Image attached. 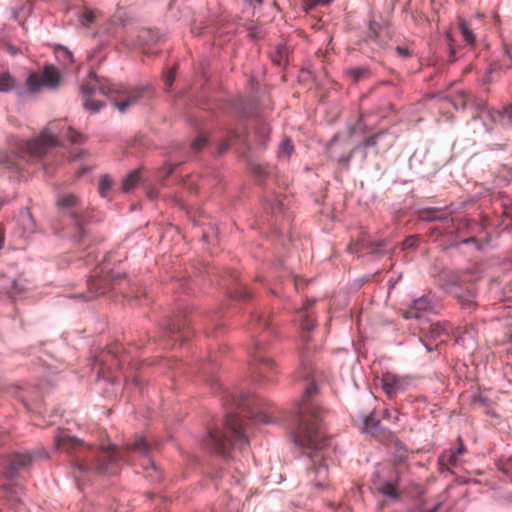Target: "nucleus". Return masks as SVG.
<instances>
[{"mask_svg":"<svg viewBox=\"0 0 512 512\" xmlns=\"http://www.w3.org/2000/svg\"><path fill=\"white\" fill-rule=\"evenodd\" d=\"M287 59V48L285 45H279L272 55V61L277 65L281 66L286 63Z\"/></svg>","mask_w":512,"mask_h":512,"instance_id":"32","label":"nucleus"},{"mask_svg":"<svg viewBox=\"0 0 512 512\" xmlns=\"http://www.w3.org/2000/svg\"><path fill=\"white\" fill-rule=\"evenodd\" d=\"M2 289L11 297H20L26 290V286L19 280H10L2 285Z\"/></svg>","mask_w":512,"mask_h":512,"instance_id":"19","label":"nucleus"},{"mask_svg":"<svg viewBox=\"0 0 512 512\" xmlns=\"http://www.w3.org/2000/svg\"><path fill=\"white\" fill-rule=\"evenodd\" d=\"M440 505H441V504H440V503H438L435 507H433L432 509H429V510H428V511H426V512H436Z\"/></svg>","mask_w":512,"mask_h":512,"instance_id":"55","label":"nucleus"},{"mask_svg":"<svg viewBox=\"0 0 512 512\" xmlns=\"http://www.w3.org/2000/svg\"><path fill=\"white\" fill-rule=\"evenodd\" d=\"M427 334L431 339H438L442 336L454 335L455 332L449 322L443 321L430 324Z\"/></svg>","mask_w":512,"mask_h":512,"instance_id":"13","label":"nucleus"},{"mask_svg":"<svg viewBox=\"0 0 512 512\" xmlns=\"http://www.w3.org/2000/svg\"><path fill=\"white\" fill-rule=\"evenodd\" d=\"M408 385L409 380L406 377L398 376L393 373H385L381 378L382 389L390 399L404 392Z\"/></svg>","mask_w":512,"mask_h":512,"instance_id":"9","label":"nucleus"},{"mask_svg":"<svg viewBox=\"0 0 512 512\" xmlns=\"http://www.w3.org/2000/svg\"><path fill=\"white\" fill-rule=\"evenodd\" d=\"M477 337V331L475 329V326L473 324L466 325L455 338V342L458 344H467L471 342L472 344L475 343Z\"/></svg>","mask_w":512,"mask_h":512,"instance_id":"18","label":"nucleus"},{"mask_svg":"<svg viewBox=\"0 0 512 512\" xmlns=\"http://www.w3.org/2000/svg\"><path fill=\"white\" fill-rule=\"evenodd\" d=\"M61 73L54 66L48 65L43 69L42 80L44 87L56 89L61 83Z\"/></svg>","mask_w":512,"mask_h":512,"instance_id":"12","label":"nucleus"},{"mask_svg":"<svg viewBox=\"0 0 512 512\" xmlns=\"http://www.w3.org/2000/svg\"><path fill=\"white\" fill-rule=\"evenodd\" d=\"M26 86L31 92L40 91L44 87L42 76L37 73H31L26 80Z\"/></svg>","mask_w":512,"mask_h":512,"instance_id":"28","label":"nucleus"},{"mask_svg":"<svg viewBox=\"0 0 512 512\" xmlns=\"http://www.w3.org/2000/svg\"><path fill=\"white\" fill-rule=\"evenodd\" d=\"M34 456L31 453H15L3 459V474L6 478H13L18 472L28 467Z\"/></svg>","mask_w":512,"mask_h":512,"instance_id":"8","label":"nucleus"},{"mask_svg":"<svg viewBox=\"0 0 512 512\" xmlns=\"http://www.w3.org/2000/svg\"><path fill=\"white\" fill-rule=\"evenodd\" d=\"M57 205L72 220L73 240L80 245L89 243L88 213L80 199L73 194L62 195L58 198Z\"/></svg>","mask_w":512,"mask_h":512,"instance_id":"5","label":"nucleus"},{"mask_svg":"<svg viewBox=\"0 0 512 512\" xmlns=\"http://www.w3.org/2000/svg\"><path fill=\"white\" fill-rule=\"evenodd\" d=\"M257 363H258V384L262 380L270 381L268 371H266V370L272 368L273 361L268 357H263L258 354Z\"/></svg>","mask_w":512,"mask_h":512,"instance_id":"20","label":"nucleus"},{"mask_svg":"<svg viewBox=\"0 0 512 512\" xmlns=\"http://www.w3.org/2000/svg\"><path fill=\"white\" fill-rule=\"evenodd\" d=\"M315 300H308L307 303L298 311V319L300 321L301 328L306 331H310L315 326V320L312 315L308 312V308L313 306Z\"/></svg>","mask_w":512,"mask_h":512,"instance_id":"15","label":"nucleus"},{"mask_svg":"<svg viewBox=\"0 0 512 512\" xmlns=\"http://www.w3.org/2000/svg\"><path fill=\"white\" fill-rule=\"evenodd\" d=\"M337 141V135H335L329 142V145L334 144Z\"/></svg>","mask_w":512,"mask_h":512,"instance_id":"56","label":"nucleus"},{"mask_svg":"<svg viewBox=\"0 0 512 512\" xmlns=\"http://www.w3.org/2000/svg\"><path fill=\"white\" fill-rule=\"evenodd\" d=\"M294 152V145L288 137H284L279 145L278 156L280 158H289Z\"/></svg>","mask_w":512,"mask_h":512,"instance_id":"29","label":"nucleus"},{"mask_svg":"<svg viewBox=\"0 0 512 512\" xmlns=\"http://www.w3.org/2000/svg\"><path fill=\"white\" fill-rule=\"evenodd\" d=\"M173 169H174V167H171V168L169 169V172H168V173H172V172H173Z\"/></svg>","mask_w":512,"mask_h":512,"instance_id":"61","label":"nucleus"},{"mask_svg":"<svg viewBox=\"0 0 512 512\" xmlns=\"http://www.w3.org/2000/svg\"><path fill=\"white\" fill-rule=\"evenodd\" d=\"M274 422L273 417L270 415L269 411H264L262 408L260 409V402L258 401V424H271Z\"/></svg>","mask_w":512,"mask_h":512,"instance_id":"36","label":"nucleus"},{"mask_svg":"<svg viewBox=\"0 0 512 512\" xmlns=\"http://www.w3.org/2000/svg\"><path fill=\"white\" fill-rule=\"evenodd\" d=\"M418 340H419V342H421L424 345V347L426 348V350L428 352H431L433 350V348L430 347L429 345H427L421 338H419Z\"/></svg>","mask_w":512,"mask_h":512,"instance_id":"52","label":"nucleus"},{"mask_svg":"<svg viewBox=\"0 0 512 512\" xmlns=\"http://www.w3.org/2000/svg\"><path fill=\"white\" fill-rule=\"evenodd\" d=\"M65 136L72 144H82L85 142V136L75 131L72 127L67 128Z\"/></svg>","mask_w":512,"mask_h":512,"instance_id":"34","label":"nucleus"},{"mask_svg":"<svg viewBox=\"0 0 512 512\" xmlns=\"http://www.w3.org/2000/svg\"><path fill=\"white\" fill-rule=\"evenodd\" d=\"M417 244H418L417 236H409L402 243L403 249L414 248L417 246Z\"/></svg>","mask_w":512,"mask_h":512,"instance_id":"42","label":"nucleus"},{"mask_svg":"<svg viewBox=\"0 0 512 512\" xmlns=\"http://www.w3.org/2000/svg\"><path fill=\"white\" fill-rule=\"evenodd\" d=\"M293 283H294L295 289L299 290L300 287L303 285V280L302 279H298V278H294L293 279Z\"/></svg>","mask_w":512,"mask_h":512,"instance_id":"49","label":"nucleus"},{"mask_svg":"<svg viewBox=\"0 0 512 512\" xmlns=\"http://www.w3.org/2000/svg\"><path fill=\"white\" fill-rule=\"evenodd\" d=\"M257 173H258V179L260 178L261 174H262V171L260 169V166L258 165V170H257Z\"/></svg>","mask_w":512,"mask_h":512,"instance_id":"59","label":"nucleus"},{"mask_svg":"<svg viewBox=\"0 0 512 512\" xmlns=\"http://www.w3.org/2000/svg\"><path fill=\"white\" fill-rule=\"evenodd\" d=\"M260 108V100L258 99V109ZM270 127L264 122L258 114V147L265 146L269 139Z\"/></svg>","mask_w":512,"mask_h":512,"instance_id":"21","label":"nucleus"},{"mask_svg":"<svg viewBox=\"0 0 512 512\" xmlns=\"http://www.w3.org/2000/svg\"><path fill=\"white\" fill-rule=\"evenodd\" d=\"M55 54L58 60L62 61L65 65L71 64L74 62L72 52L64 46L55 47Z\"/></svg>","mask_w":512,"mask_h":512,"instance_id":"30","label":"nucleus"},{"mask_svg":"<svg viewBox=\"0 0 512 512\" xmlns=\"http://www.w3.org/2000/svg\"><path fill=\"white\" fill-rule=\"evenodd\" d=\"M15 79L8 71H0V92L8 93L15 88Z\"/></svg>","mask_w":512,"mask_h":512,"instance_id":"24","label":"nucleus"},{"mask_svg":"<svg viewBox=\"0 0 512 512\" xmlns=\"http://www.w3.org/2000/svg\"><path fill=\"white\" fill-rule=\"evenodd\" d=\"M242 113H243V116H248L249 115V113L245 109L243 110Z\"/></svg>","mask_w":512,"mask_h":512,"instance_id":"60","label":"nucleus"},{"mask_svg":"<svg viewBox=\"0 0 512 512\" xmlns=\"http://www.w3.org/2000/svg\"><path fill=\"white\" fill-rule=\"evenodd\" d=\"M207 143V139L204 137H198L191 143V148L195 152L200 151Z\"/></svg>","mask_w":512,"mask_h":512,"instance_id":"41","label":"nucleus"},{"mask_svg":"<svg viewBox=\"0 0 512 512\" xmlns=\"http://www.w3.org/2000/svg\"><path fill=\"white\" fill-rule=\"evenodd\" d=\"M90 80L81 86V93L84 102V107L92 112H98L104 103L94 98L97 91L112 97L114 93L119 94V97L114 98L115 106L119 111L125 112L130 106L136 105L142 100L149 99L152 97L153 90L151 87H135L129 89H123L122 91L117 89L114 85L102 84L94 73H90Z\"/></svg>","mask_w":512,"mask_h":512,"instance_id":"4","label":"nucleus"},{"mask_svg":"<svg viewBox=\"0 0 512 512\" xmlns=\"http://www.w3.org/2000/svg\"><path fill=\"white\" fill-rule=\"evenodd\" d=\"M258 1V4L262 2V0H257Z\"/></svg>","mask_w":512,"mask_h":512,"instance_id":"63","label":"nucleus"},{"mask_svg":"<svg viewBox=\"0 0 512 512\" xmlns=\"http://www.w3.org/2000/svg\"><path fill=\"white\" fill-rule=\"evenodd\" d=\"M381 492L384 494V495H387L389 497H395L396 494H395V486L390 483V482H386L383 484V486L381 487Z\"/></svg>","mask_w":512,"mask_h":512,"instance_id":"40","label":"nucleus"},{"mask_svg":"<svg viewBox=\"0 0 512 512\" xmlns=\"http://www.w3.org/2000/svg\"><path fill=\"white\" fill-rule=\"evenodd\" d=\"M382 135L381 134H376L374 136H371L369 137L367 140H366V143L365 145L367 147H370V146H375L378 142V139L381 137Z\"/></svg>","mask_w":512,"mask_h":512,"instance_id":"45","label":"nucleus"},{"mask_svg":"<svg viewBox=\"0 0 512 512\" xmlns=\"http://www.w3.org/2000/svg\"><path fill=\"white\" fill-rule=\"evenodd\" d=\"M464 452V447L461 445L457 451L451 452L449 455H447V461L450 465L456 466L458 461V456L461 455Z\"/></svg>","mask_w":512,"mask_h":512,"instance_id":"38","label":"nucleus"},{"mask_svg":"<svg viewBox=\"0 0 512 512\" xmlns=\"http://www.w3.org/2000/svg\"><path fill=\"white\" fill-rule=\"evenodd\" d=\"M21 222L24 225V229L28 232H33L35 228L34 220L31 216V214L26 211L25 213L21 214Z\"/></svg>","mask_w":512,"mask_h":512,"instance_id":"35","label":"nucleus"},{"mask_svg":"<svg viewBox=\"0 0 512 512\" xmlns=\"http://www.w3.org/2000/svg\"><path fill=\"white\" fill-rule=\"evenodd\" d=\"M500 177H501V179L503 181H506V182L511 181L512 180V170H509V171L504 170V171H502Z\"/></svg>","mask_w":512,"mask_h":512,"instance_id":"46","label":"nucleus"},{"mask_svg":"<svg viewBox=\"0 0 512 512\" xmlns=\"http://www.w3.org/2000/svg\"><path fill=\"white\" fill-rule=\"evenodd\" d=\"M349 159H350V157H344V156H343V157H340V158H339V162H340V163H343V164H346V163H348V162H349Z\"/></svg>","mask_w":512,"mask_h":512,"instance_id":"54","label":"nucleus"},{"mask_svg":"<svg viewBox=\"0 0 512 512\" xmlns=\"http://www.w3.org/2000/svg\"><path fill=\"white\" fill-rule=\"evenodd\" d=\"M396 50H397L398 54H399V55H401V56L406 57V56H408V55H409V50H408L407 48H403V47H399V46H398V47L396 48Z\"/></svg>","mask_w":512,"mask_h":512,"instance_id":"48","label":"nucleus"},{"mask_svg":"<svg viewBox=\"0 0 512 512\" xmlns=\"http://www.w3.org/2000/svg\"><path fill=\"white\" fill-rule=\"evenodd\" d=\"M503 208H504V213H505L508 217H511V218H512V201H510V203H509V204L504 203V204H503Z\"/></svg>","mask_w":512,"mask_h":512,"instance_id":"47","label":"nucleus"},{"mask_svg":"<svg viewBox=\"0 0 512 512\" xmlns=\"http://www.w3.org/2000/svg\"><path fill=\"white\" fill-rule=\"evenodd\" d=\"M363 424L366 429H377L379 421L375 420L372 415L363 418Z\"/></svg>","mask_w":512,"mask_h":512,"instance_id":"39","label":"nucleus"},{"mask_svg":"<svg viewBox=\"0 0 512 512\" xmlns=\"http://www.w3.org/2000/svg\"><path fill=\"white\" fill-rule=\"evenodd\" d=\"M175 79V69H171L165 76V84L166 86H172Z\"/></svg>","mask_w":512,"mask_h":512,"instance_id":"44","label":"nucleus"},{"mask_svg":"<svg viewBox=\"0 0 512 512\" xmlns=\"http://www.w3.org/2000/svg\"><path fill=\"white\" fill-rule=\"evenodd\" d=\"M393 413L395 414L394 421H398L399 420V415H398L397 411H394Z\"/></svg>","mask_w":512,"mask_h":512,"instance_id":"57","label":"nucleus"},{"mask_svg":"<svg viewBox=\"0 0 512 512\" xmlns=\"http://www.w3.org/2000/svg\"><path fill=\"white\" fill-rule=\"evenodd\" d=\"M433 301L429 296H421L413 299L408 309L403 313L405 319H418L421 312L429 311L433 308Z\"/></svg>","mask_w":512,"mask_h":512,"instance_id":"11","label":"nucleus"},{"mask_svg":"<svg viewBox=\"0 0 512 512\" xmlns=\"http://www.w3.org/2000/svg\"><path fill=\"white\" fill-rule=\"evenodd\" d=\"M253 399L241 400L236 413H228L225 419L224 431H210L207 445L220 455H226L230 446L242 449L248 444V430L253 427L254 413L252 411Z\"/></svg>","mask_w":512,"mask_h":512,"instance_id":"3","label":"nucleus"},{"mask_svg":"<svg viewBox=\"0 0 512 512\" xmlns=\"http://www.w3.org/2000/svg\"><path fill=\"white\" fill-rule=\"evenodd\" d=\"M98 14H99L98 10H92V9L86 8V9H84V11H82L78 15V21L80 22V24L82 26L89 28L94 23Z\"/></svg>","mask_w":512,"mask_h":512,"instance_id":"26","label":"nucleus"},{"mask_svg":"<svg viewBox=\"0 0 512 512\" xmlns=\"http://www.w3.org/2000/svg\"><path fill=\"white\" fill-rule=\"evenodd\" d=\"M489 117L494 122H499L503 125H512V106H506L502 110L487 111Z\"/></svg>","mask_w":512,"mask_h":512,"instance_id":"16","label":"nucleus"},{"mask_svg":"<svg viewBox=\"0 0 512 512\" xmlns=\"http://www.w3.org/2000/svg\"><path fill=\"white\" fill-rule=\"evenodd\" d=\"M317 392L314 382L309 383L298 406V427L292 434L296 446L309 450L311 466L308 469L309 483L322 491L329 486V469L326 463L325 449L328 440L325 437L323 413L312 397Z\"/></svg>","mask_w":512,"mask_h":512,"instance_id":"2","label":"nucleus"},{"mask_svg":"<svg viewBox=\"0 0 512 512\" xmlns=\"http://www.w3.org/2000/svg\"><path fill=\"white\" fill-rule=\"evenodd\" d=\"M131 383L134 384L135 386L139 385L138 377H134L132 380H130L128 378L126 379V385L127 386L130 385Z\"/></svg>","mask_w":512,"mask_h":512,"instance_id":"51","label":"nucleus"},{"mask_svg":"<svg viewBox=\"0 0 512 512\" xmlns=\"http://www.w3.org/2000/svg\"><path fill=\"white\" fill-rule=\"evenodd\" d=\"M386 245V241H371L363 239L355 242L348 246V251L351 254H358L364 252L365 254H371L379 256L383 253L381 248Z\"/></svg>","mask_w":512,"mask_h":512,"instance_id":"10","label":"nucleus"},{"mask_svg":"<svg viewBox=\"0 0 512 512\" xmlns=\"http://www.w3.org/2000/svg\"><path fill=\"white\" fill-rule=\"evenodd\" d=\"M124 279L123 275L113 273L112 270L107 269L106 265L97 267L87 282L88 294L85 298L91 300L106 294L110 290H115Z\"/></svg>","mask_w":512,"mask_h":512,"instance_id":"7","label":"nucleus"},{"mask_svg":"<svg viewBox=\"0 0 512 512\" xmlns=\"http://www.w3.org/2000/svg\"><path fill=\"white\" fill-rule=\"evenodd\" d=\"M369 75L370 71L364 67H353L346 71V76L352 83H357L361 79L369 77Z\"/></svg>","mask_w":512,"mask_h":512,"instance_id":"22","label":"nucleus"},{"mask_svg":"<svg viewBox=\"0 0 512 512\" xmlns=\"http://www.w3.org/2000/svg\"><path fill=\"white\" fill-rule=\"evenodd\" d=\"M140 179H141V177H140V170H134V171L130 172L123 179L122 189L125 192L130 191L131 189H133L139 183Z\"/></svg>","mask_w":512,"mask_h":512,"instance_id":"27","label":"nucleus"},{"mask_svg":"<svg viewBox=\"0 0 512 512\" xmlns=\"http://www.w3.org/2000/svg\"><path fill=\"white\" fill-rule=\"evenodd\" d=\"M4 237H5V230L4 228L0 225V249L2 248L3 246V243H4Z\"/></svg>","mask_w":512,"mask_h":512,"instance_id":"50","label":"nucleus"},{"mask_svg":"<svg viewBox=\"0 0 512 512\" xmlns=\"http://www.w3.org/2000/svg\"><path fill=\"white\" fill-rule=\"evenodd\" d=\"M331 1L332 0H312L306 4L305 10L306 11L311 10L318 4L326 5V4L330 3Z\"/></svg>","mask_w":512,"mask_h":512,"instance_id":"43","label":"nucleus"},{"mask_svg":"<svg viewBox=\"0 0 512 512\" xmlns=\"http://www.w3.org/2000/svg\"><path fill=\"white\" fill-rule=\"evenodd\" d=\"M458 27L460 30V33L462 35L463 40L468 45H473L475 42V35L467 21L464 19H460L458 23Z\"/></svg>","mask_w":512,"mask_h":512,"instance_id":"25","label":"nucleus"},{"mask_svg":"<svg viewBox=\"0 0 512 512\" xmlns=\"http://www.w3.org/2000/svg\"><path fill=\"white\" fill-rule=\"evenodd\" d=\"M510 340L512 341V333L510 334Z\"/></svg>","mask_w":512,"mask_h":512,"instance_id":"62","label":"nucleus"},{"mask_svg":"<svg viewBox=\"0 0 512 512\" xmlns=\"http://www.w3.org/2000/svg\"><path fill=\"white\" fill-rule=\"evenodd\" d=\"M459 303L462 309H466L471 312L475 306L474 293L467 290L463 295H459Z\"/></svg>","mask_w":512,"mask_h":512,"instance_id":"31","label":"nucleus"},{"mask_svg":"<svg viewBox=\"0 0 512 512\" xmlns=\"http://www.w3.org/2000/svg\"><path fill=\"white\" fill-rule=\"evenodd\" d=\"M55 445L58 451L64 452L72 458L71 465L78 483L93 475L116 473L115 465L120 461H129V456L132 453L138 454L142 458L141 465L145 470H153V473L147 474V477L160 479V473L157 471L155 463L148 457L152 446L140 435H135L122 447L104 444L95 447L59 430L55 435Z\"/></svg>","mask_w":512,"mask_h":512,"instance_id":"1","label":"nucleus"},{"mask_svg":"<svg viewBox=\"0 0 512 512\" xmlns=\"http://www.w3.org/2000/svg\"><path fill=\"white\" fill-rule=\"evenodd\" d=\"M140 43L149 44L156 41L155 35L150 30H142L138 36Z\"/></svg>","mask_w":512,"mask_h":512,"instance_id":"37","label":"nucleus"},{"mask_svg":"<svg viewBox=\"0 0 512 512\" xmlns=\"http://www.w3.org/2000/svg\"><path fill=\"white\" fill-rule=\"evenodd\" d=\"M4 496L11 504L21 505L23 489L19 485L6 484L3 486Z\"/></svg>","mask_w":512,"mask_h":512,"instance_id":"17","label":"nucleus"},{"mask_svg":"<svg viewBox=\"0 0 512 512\" xmlns=\"http://www.w3.org/2000/svg\"><path fill=\"white\" fill-rule=\"evenodd\" d=\"M384 416L387 417V418H390L391 417V412L386 410L385 413H384Z\"/></svg>","mask_w":512,"mask_h":512,"instance_id":"58","label":"nucleus"},{"mask_svg":"<svg viewBox=\"0 0 512 512\" xmlns=\"http://www.w3.org/2000/svg\"><path fill=\"white\" fill-rule=\"evenodd\" d=\"M113 181L109 175H103L99 182V193L102 197H107L112 188Z\"/></svg>","mask_w":512,"mask_h":512,"instance_id":"33","label":"nucleus"},{"mask_svg":"<svg viewBox=\"0 0 512 512\" xmlns=\"http://www.w3.org/2000/svg\"><path fill=\"white\" fill-rule=\"evenodd\" d=\"M449 212L438 210V209H429L422 213L421 219L424 221L432 222V221H444L447 219Z\"/></svg>","mask_w":512,"mask_h":512,"instance_id":"23","label":"nucleus"},{"mask_svg":"<svg viewBox=\"0 0 512 512\" xmlns=\"http://www.w3.org/2000/svg\"><path fill=\"white\" fill-rule=\"evenodd\" d=\"M228 146H229V145H228V143H226V142H225V143H223V144L220 146V148H219V152H221V153H222V152H224L225 150H227Z\"/></svg>","mask_w":512,"mask_h":512,"instance_id":"53","label":"nucleus"},{"mask_svg":"<svg viewBox=\"0 0 512 512\" xmlns=\"http://www.w3.org/2000/svg\"><path fill=\"white\" fill-rule=\"evenodd\" d=\"M58 125L57 121L50 122L38 136L22 141L19 145L21 157L42 158L52 148L59 146Z\"/></svg>","mask_w":512,"mask_h":512,"instance_id":"6","label":"nucleus"},{"mask_svg":"<svg viewBox=\"0 0 512 512\" xmlns=\"http://www.w3.org/2000/svg\"><path fill=\"white\" fill-rule=\"evenodd\" d=\"M167 330H168L169 334L178 333L181 335L182 338H187L191 334V332L188 328V323L186 322V320H184L183 318H181L179 316H175V318L172 319L167 324Z\"/></svg>","mask_w":512,"mask_h":512,"instance_id":"14","label":"nucleus"}]
</instances>
